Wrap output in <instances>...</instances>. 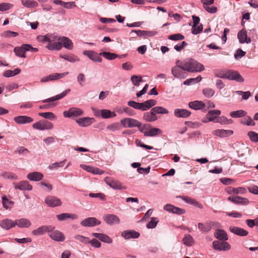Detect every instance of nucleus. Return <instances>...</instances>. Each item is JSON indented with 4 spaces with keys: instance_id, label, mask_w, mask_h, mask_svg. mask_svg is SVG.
<instances>
[{
    "instance_id": "5fc2aeb1",
    "label": "nucleus",
    "mask_w": 258,
    "mask_h": 258,
    "mask_svg": "<svg viewBox=\"0 0 258 258\" xmlns=\"http://www.w3.org/2000/svg\"><path fill=\"white\" fill-rule=\"evenodd\" d=\"M131 80L133 85L136 86H139L140 83L143 82V79L141 76L133 75L131 77Z\"/></svg>"
},
{
    "instance_id": "2f4dec72",
    "label": "nucleus",
    "mask_w": 258,
    "mask_h": 258,
    "mask_svg": "<svg viewBox=\"0 0 258 258\" xmlns=\"http://www.w3.org/2000/svg\"><path fill=\"white\" fill-rule=\"evenodd\" d=\"M43 177V174L39 172H32L29 173L27 175V178L29 180L34 181H39L41 180Z\"/></svg>"
},
{
    "instance_id": "72a5a7b5",
    "label": "nucleus",
    "mask_w": 258,
    "mask_h": 258,
    "mask_svg": "<svg viewBox=\"0 0 258 258\" xmlns=\"http://www.w3.org/2000/svg\"><path fill=\"white\" fill-rule=\"evenodd\" d=\"M59 41H60L62 46H63L65 48L71 50L73 48V43L72 41L68 37H60L59 39Z\"/></svg>"
},
{
    "instance_id": "37998d69",
    "label": "nucleus",
    "mask_w": 258,
    "mask_h": 258,
    "mask_svg": "<svg viewBox=\"0 0 258 258\" xmlns=\"http://www.w3.org/2000/svg\"><path fill=\"white\" fill-rule=\"evenodd\" d=\"M1 176L7 179L17 180L18 179L16 174L11 172H3L1 174Z\"/></svg>"
},
{
    "instance_id": "4d7b16f0",
    "label": "nucleus",
    "mask_w": 258,
    "mask_h": 258,
    "mask_svg": "<svg viewBox=\"0 0 258 258\" xmlns=\"http://www.w3.org/2000/svg\"><path fill=\"white\" fill-rule=\"evenodd\" d=\"M168 38L169 39L171 40L177 41L183 40L184 39V36L180 33H177L170 35L168 36Z\"/></svg>"
},
{
    "instance_id": "603ef678",
    "label": "nucleus",
    "mask_w": 258,
    "mask_h": 258,
    "mask_svg": "<svg viewBox=\"0 0 258 258\" xmlns=\"http://www.w3.org/2000/svg\"><path fill=\"white\" fill-rule=\"evenodd\" d=\"M202 80V77L200 76L196 78H190L187 79L183 82V84L185 85H190L198 83Z\"/></svg>"
},
{
    "instance_id": "1a4fd4ad",
    "label": "nucleus",
    "mask_w": 258,
    "mask_h": 258,
    "mask_svg": "<svg viewBox=\"0 0 258 258\" xmlns=\"http://www.w3.org/2000/svg\"><path fill=\"white\" fill-rule=\"evenodd\" d=\"M45 203L49 207H58L62 204L61 201L59 198L52 196L46 197Z\"/></svg>"
},
{
    "instance_id": "393cba45",
    "label": "nucleus",
    "mask_w": 258,
    "mask_h": 258,
    "mask_svg": "<svg viewBox=\"0 0 258 258\" xmlns=\"http://www.w3.org/2000/svg\"><path fill=\"white\" fill-rule=\"evenodd\" d=\"M105 182L110 187L114 189H121L122 188L119 182L112 179L110 177H106Z\"/></svg>"
},
{
    "instance_id": "c03bdc74",
    "label": "nucleus",
    "mask_w": 258,
    "mask_h": 258,
    "mask_svg": "<svg viewBox=\"0 0 258 258\" xmlns=\"http://www.w3.org/2000/svg\"><path fill=\"white\" fill-rule=\"evenodd\" d=\"M21 3L24 7L28 8H36L38 6L37 2L34 1L21 0Z\"/></svg>"
},
{
    "instance_id": "e433bc0d",
    "label": "nucleus",
    "mask_w": 258,
    "mask_h": 258,
    "mask_svg": "<svg viewBox=\"0 0 258 258\" xmlns=\"http://www.w3.org/2000/svg\"><path fill=\"white\" fill-rule=\"evenodd\" d=\"M57 219L59 221H64L68 219H76L78 218V216L74 214L62 213L56 215Z\"/></svg>"
},
{
    "instance_id": "13d9d810",
    "label": "nucleus",
    "mask_w": 258,
    "mask_h": 258,
    "mask_svg": "<svg viewBox=\"0 0 258 258\" xmlns=\"http://www.w3.org/2000/svg\"><path fill=\"white\" fill-rule=\"evenodd\" d=\"M247 135L251 142H258V133L250 131L248 133Z\"/></svg>"
},
{
    "instance_id": "69168bd1",
    "label": "nucleus",
    "mask_w": 258,
    "mask_h": 258,
    "mask_svg": "<svg viewBox=\"0 0 258 258\" xmlns=\"http://www.w3.org/2000/svg\"><path fill=\"white\" fill-rule=\"evenodd\" d=\"M75 239L79 240L84 244L89 243V238L81 235H77L74 237Z\"/></svg>"
},
{
    "instance_id": "7ed1b4c3",
    "label": "nucleus",
    "mask_w": 258,
    "mask_h": 258,
    "mask_svg": "<svg viewBox=\"0 0 258 258\" xmlns=\"http://www.w3.org/2000/svg\"><path fill=\"white\" fill-rule=\"evenodd\" d=\"M220 114H207L206 117L202 119L203 122L212 121L221 124H228L229 120L224 116H219Z\"/></svg>"
},
{
    "instance_id": "7c9ffc66",
    "label": "nucleus",
    "mask_w": 258,
    "mask_h": 258,
    "mask_svg": "<svg viewBox=\"0 0 258 258\" xmlns=\"http://www.w3.org/2000/svg\"><path fill=\"white\" fill-rule=\"evenodd\" d=\"M95 121V119L93 117H83L79 118L77 120L78 124L82 126H87Z\"/></svg>"
},
{
    "instance_id": "c9c22d12",
    "label": "nucleus",
    "mask_w": 258,
    "mask_h": 258,
    "mask_svg": "<svg viewBox=\"0 0 258 258\" xmlns=\"http://www.w3.org/2000/svg\"><path fill=\"white\" fill-rule=\"evenodd\" d=\"M14 119L18 124H25L33 121V119L27 116H18L15 117Z\"/></svg>"
},
{
    "instance_id": "b1692460",
    "label": "nucleus",
    "mask_w": 258,
    "mask_h": 258,
    "mask_svg": "<svg viewBox=\"0 0 258 258\" xmlns=\"http://www.w3.org/2000/svg\"><path fill=\"white\" fill-rule=\"evenodd\" d=\"M228 200L237 205H247L249 201L247 199L239 196H230L228 198Z\"/></svg>"
},
{
    "instance_id": "9d476101",
    "label": "nucleus",
    "mask_w": 258,
    "mask_h": 258,
    "mask_svg": "<svg viewBox=\"0 0 258 258\" xmlns=\"http://www.w3.org/2000/svg\"><path fill=\"white\" fill-rule=\"evenodd\" d=\"M13 185L15 189L28 191H30L32 189V186L30 185L29 182L27 180H22L18 183L13 182Z\"/></svg>"
},
{
    "instance_id": "dca6fc26",
    "label": "nucleus",
    "mask_w": 258,
    "mask_h": 258,
    "mask_svg": "<svg viewBox=\"0 0 258 258\" xmlns=\"http://www.w3.org/2000/svg\"><path fill=\"white\" fill-rule=\"evenodd\" d=\"M83 53L94 62H102V59L101 57L102 55H100V53H97L92 50H85L83 52Z\"/></svg>"
},
{
    "instance_id": "6e6552de",
    "label": "nucleus",
    "mask_w": 258,
    "mask_h": 258,
    "mask_svg": "<svg viewBox=\"0 0 258 258\" xmlns=\"http://www.w3.org/2000/svg\"><path fill=\"white\" fill-rule=\"evenodd\" d=\"M213 248L218 251H228L231 249V245L226 241L215 240L213 242Z\"/></svg>"
},
{
    "instance_id": "e2e57ef3",
    "label": "nucleus",
    "mask_w": 258,
    "mask_h": 258,
    "mask_svg": "<svg viewBox=\"0 0 258 258\" xmlns=\"http://www.w3.org/2000/svg\"><path fill=\"white\" fill-rule=\"evenodd\" d=\"M60 57L70 62H75L79 60L78 57L74 55H60Z\"/></svg>"
},
{
    "instance_id": "680f3d73",
    "label": "nucleus",
    "mask_w": 258,
    "mask_h": 258,
    "mask_svg": "<svg viewBox=\"0 0 258 258\" xmlns=\"http://www.w3.org/2000/svg\"><path fill=\"white\" fill-rule=\"evenodd\" d=\"M89 197L93 198H99L102 201L106 200L105 196L102 193H90L89 194Z\"/></svg>"
},
{
    "instance_id": "cd10ccee",
    "label": "nucleus",
    "mask_w": 258,
    "mask_h": 258,
    "mask_svg": "<svg viewBox=\"0 0 258 258\" xmlns=\"http://www.w3.org/2000/svg\"><path fill=\"white\" fill-rule=\"evenodd\" d=\"M237 37L239 42L241 43L245 42L249 43L251 42V39L247 37L246 31L244 29H242L238 33Z\"/></svg>"
},
{
    "instance_id": "9b49d317",
    "label": "nucleus",
    "mask_w": 258,
    "mask_h": 258,
    "mask_svg": "<svg viewBox=\"0 0 258 258\" xmlns=\"http://www.w3.org/2000/svg\"><path fill=\"white\" fill-rule=\"evenodd\" d=\"M33 128L39 130H51L53 128V124L46 120H41L33 124Z\"/></svg>"
},
{
    "instance_id": "c756f323",
    "label": "nucleus",
    "mask_w": 258,
    "mask_h": 258,
    "mask_svg": "<svg viewBox=\"0 0 258 258\" xmlns=\"http://www.w3.org/2000/svg\"><path fill=\"white\" fill-rule=\"evenodd\" d=\"M92 235L105 243H111L112 242L110 237L103 233H92Z\"/></svg>"
},
{
    "instance_id": "423d86ee",
    "label": "nucleus",
    "mask_w": 258,
    "mask_h": 258,
    "mask_svg": "<svg viewBox=\"0 0 258 258\" xmlns=\"http://www.w3.org/2000/svg\"><path fill=\"white\" fill-rule=\"evenodd\" d=\"M120 123L124 127H138L139 130L143 132V129L142 128V123L136 119L125 118L121 120Z\"/></svg>"
},
{
    "instance_id": "ddd939ff",
    "label": "nucleus",
    "mask_w": 258,
    "mask_h": 258,
    "mask_svg": "<svg viewBox=\"0 0 258 258\" xmlns=\"http://www.w3.org/2000/svg\"><path fill=\"white\" fill-rule=\"evenodd\" d=\"M101 222L95 217H88L81 221L80 224L84 227H94L99 225Z\"/></svg>"
},
{
    "instance_id": "0eeeda50",
    "label": "nucleus",
    "mask_w": 258,
    "mask_h": 258,
    "mask_svg": "<svg viewBox=\"0 0 258 258\" xmlns=\"http://www.w3.org/2000/svg\"><path fill=\"white\" fill-rule=\"evenodd\" d=\"M219 223L214 221H207L205 224L202 223H198V228L200 231L203 232H208L213 227H218Z\"/></svg>"
},
{
    "instance_id": "2eb2a0df",
    "label": "nucleus",
    "mask_w": 258,
    "mask_h": 258,
    "mask_svg": "<svg viewBox=\"0 0 258 258\" xmlns=\"http://www.w3.org/2000/svg\"><path fill=\"white\" fill-rule=\"evenodd\" d=\"M226 79L231 80H235L238 82H243L244 81L243 78L239 73L237 71L233 70H229L227 71Z\"/></svg>"
},
{
    "instance_id": "a18cd8bd",
    "label": "nucleus",
    "mask_w": 258,
    "mask_h": 258,
    "mask_svg": "<svg viewBox=\"0 0 258 258\" xmlns=\"http://www.w3.org/2000/svg\"><path fill=\"white\" fill-rule=\"evenodd\" d=\"M2 203L3 207L7 210L11 208L14 202L12 201H9L5 196H4L2 197Z\"/></svg>"
},
{
    "instance_id": "4c0bfd02",
    "label": "nucleus",
    "mask_w": 258,
    "mask_h": 258,
    "mask_svg": "<svg viewBox=\"0 0 258 258\" xmlns=\"http://www.w3.org/2000/svg\"><path fill=\"white\" fill-rule=\"evenodd\" d=\"M100 54L102 55V56H103L106 59H107L108 60H113V59H115L117 57H119V58H122V57H124L125 56V55H122L119 56V55H118L117 54H116L115 53H112V52H100Z\"/></svg>"
},
{
    "instance_id": "4468645a",
    "label": "nucleus",
    "mask_w": 258,
    "mask_h": 258,
    "mask_svg": "<svg viewBox=\"0 0 258 258\" xmlns=\"http://www.w3.org/2000/svg\"><path fill=\"white\" fill-rule=\"evenodd\" d=\"M60 37H58L55 34H47L46 35H39L37 37V39L39 41L42 42L52 43L56 41H59Z\"/></svg>"
},
{
    "instance_id": "f03ea898",
    "label": "nucleus",
    "mask_w": 258,
    "mask_h": 258,
    "mask_svg": "<svg viewBox=\"0 0 258 258\" xmlns=\"http://www.w3.org/2000/svg\"><path fill=\"white\" fill-rule=\"evenodd\" d=\"M156 103V101L150 99L146 101L143 103H138L134 101H130L127 102L128 106L135 109H138L142 111H146L154 106Z\"/></svg>"
},
{
    "instance_id": "3c124183",
    "label": "nucleus",
    "mask_w": 258,
    "mask_h": 258,
    "mask_svg": "<svg viewBox=\"0 0 258 258\" xmlns=\"http://www.w3.org/2000/svg\"><path fill=\"white\" fill-rule=\"evenodd\" d=\"M240 122L243 124L247 125H254L255 123L253 120L248 116H246L240 120Z\"/></svg>"
},
{
    "instance_id": "f257e3e1",
    "label": "nucleus",
    "mask_w": 258,
    "mask_h": 258,
    "mask_svg": "<svg viewBox=\"0 0 258 258\" xmlns=\"http://www.w3.org/2000/svg\"><path fill=\"white\" fill-rule=\"evenodd\" d=\"M183 68L188 72H199L204 70V66L193 59H190L183 62Z\"/></svg>"
},
{
    "instance_id": "de8ad7c7",
    "label": "nucleus",
    "mask_w": 258,
    "mask_h": 258,
    "mask_svg": "<svg viewBox=\"0 0 258 258\" xmlns=\"http://www.w3.org/2000/svg\"><path fill=\"white\" fill-rule=\"evenodd\" d=\"M183 243L188 246H190L194 244V239L189 234H186L182 239Z\"/></svg>"
},
{
    "instance_id": "412c9836",
    "label": "nucleus",
    "mask_w": 258,
    "mask_h": 258,
    "mask_svg": "<svg viewBox=\"0 0 258 258\" xmlns=\"http://www.w3.org/2000/svg\"><path fill=\"white\" fill-rule=\"evenodd\" d=\"M233 132L232 130H216L212 132V134L220 138L228 137L232 135Z\"/></svg>"
},
{
    "instance_id": "5701e85b",
    "label": "nucleus",
    "mask_w": 258,
    "mask_h": 258,
    "mask_svg": "<svg viewBox=\"0 0 258 258\" xmlns=\"http://www.w3.org/2000/svg\"><path fill=\"white\" fill-rule=\"evenodd\" d=\"M15 226H17L19 228H29L31 225V222L29 220L26 218H22L15 220Z\"/></svg>"
},
{
    "instance_id": "a878e982",
    "label": "nucleus",
    "mask_w": 258,
    "mask_h": 258,
    "mask_svg": "<svg viewBox=\"0 0 258 258\" xmlns=\"http://www.w3.org/2000/svg\"><path fill=\"white\" fill-rule=\"evenodd\" d=\"M80 166L84 170L87 171V172L92 173L94 174L101 175L104 173V171L103 170H101L100 169L96 167L84 164H81Z\"/></svg>"
},
{
    "instance_id": "864d4df0",
    "label": "nucleus",
    "mask_w": 258,
    "mask_h": 258,
    "mask_svg": "<svg viewBox=\"0 0 258 258\" xmlns=\"http://www.w3.org/2000/svg\"><path fill=\"white\" fill-rule=\"evenodd\" d=\"M159 221L157 218L152 217L151 220L147 223V227L148 229H153L156 227Z\"/></svg>"
},
{
    "instance_id": "58836bf2",
    "label": "nucleus",
    "mask_w": 258,
    "mask_h": 258,
    "mask_svg": "<svg viewBox=\"0 0 258 258\" xmlns=\"http://www.w3.org/2000/svg\"><path fill=\"white\" fill-rule=\"evenodd\" d=\"M46 47L50 50H58L62 48L60 41H56L52 43H48Z\"/></svg>"
},
{
    "instance_id": "774afa93",
    "label": "nucleus",
    "mask_w": 258,
    "mask_h": 258,
    "mask_svg": "<svg viewBox=\"0 0 258 258\" xmlns=\"http://www.w3.org/2000/svg\"><path fill=\"white\" fill-rule=\"evenodd\" d=\"M120 126L118 123H114L108 125L107 128L109 131L114 132L120 130Z\"/></svg>"
},
{
    "instance_id": "79ce46f5",
    "label": "nucleus",
    "mask_w": 258,
    "mask_h": 258,
    "mask_svg": "<svg viewBox=\"0 0 258 258\" xmlns=\"http://www.w3.org/2000/svg\"><path fill=\"white\" fill-rule=\"evenodd\" d=\"M181 198L183 201L186 202L187 203L192 205L200 209H202L203 208V205L201 204H200L197 201L193 199L188 198L187 197H182Z\"/></svg>"
},
{
    "instance_id": "09e8293b",
    "label": "nucleus",
    "mask_w": 258,
    "mask_h": 258,
    "mask_svg": "<svg viewBox=\"0 0 258 258\" xmlns=\"http://www.w3.org/2000/svg\"><path fill=\"white\" fill-rule=\"evenodd\" d=\"M245 189L242 187H239L237 188H230L228 191V192L230 194L232 193L235 194H244L245 193Z\"/></svg>"
},
{
    "instance_id": "f8f14e48",
    "label": "nucleus",
    "mask_w": 258,
    "mask_h": 258,
    "mask_svg": "<svg viewBox=\"0 0 258 258\" xmlns=\"http://www.w3.org/2000/svg\"><path fill=\"white\" fill-rule=\"evenodd\" d=\"M92 111L94 112V113H115V112H117L118 113H122L123 112L125 113H130L131 111V110L130 108H128L127 107H116L115 108V110H114L113 112H111L109 110L107 109H101L100 110H99L95 108L92 107Z\"/></svg>"
},
{
    "instance_id": "473e14b6",
    "label": "nucleus",
    "mask_w": 258,
    "mask_h": 258,
    "mask_svg": "<svg viewBox=\"0 0 258 258\" xmlns=\"http://www.w3.org/2000/svg\"><path fill=\"white\" fill-rule=\"evenodd\" d=\"M214 235L216 238L221 241H226L228 239V236L226 232L223 229H217L214 233Z\"/></svg>"
},
{
    "instance_id": "20e7f679",
    "label": "nucleus",
    "mask_w": 258,
    "mask_h": 258,
    "mask_svg": "<svg viewBox=\"0 0 258 258\" xmlns=\"http://www.w3.org/2000/svg\"><path fill=\"white\" fill-rule=\"evenodd\" d=\"M70 91V89H68V90H66L63 91L62 93L57 95L55 96H53L52 97L49 98L47 99H45L43 101V102H46L47 103V104L43 105V106H40V108H52L54 107L56 105V103H54L53 102L54 101L60 99L62 98L63 97H64L68 92H69Z\"/></svg>"
},
{
    "instance_id": "f704fd0d",
    "label": "nucleus",
    "mask_w": 258,
    "mask_h": 258,
    "mask_svg": "<svg viewBox=\"0 0 258 258\" xmlns=\"http://www.w3.org/2000/svg\"><path fill=\"white\" fill-rule=\"evenodd\" d=\"M28 49V48H26V47L24 46V44H23L21 47H15L14 51L17 56L25 58V52L27 51Z\"/></svg>"
},
{
    "instance_id": "6ab92c4d",
    "label": "nucleus",
    "mask_w": 258,
    "mask_h": 258,
    "mask_svg": "<svg viewBox=\"0 0 258 258\" xmlns=\"http://www.w3.org/2000/svg\"><path fill=\"white\" fill-rule=\"evenodd\" d=\"M49 237L53 240L56 241H63L64 240V236L63 233L58 230H52L49 232Z\"/></svg>"
},
{
    "instance_id": "a19ab883",
    "label": "nucleus",
    "mask_w": 258,
    "mask_h": 258,
    "mask_svg": "<svg viewBox=\"0 0 258 258\" xmlns=\"http://www.w3.org/2000/svg\"><path fill=\"white\" fill-rule=\"evenodd\" d=\"M162 133V131L158 128H151L149 131L145 132L144 136L146 137H153L159 134H161Z\"/></svg>"
},
{
    "instance_id": "f3484780",
    "label": "nucleus",
    "mask_w": 258,
    "mask_h": 258,
    "mask_svg": "<svg viewBox=\"0 0 258 258\" xmlns=\"http://www.w3.org/2000/svg\"><path fill=\"white\" fill-rule=\"evenodd\" d=\"M54 229V227L52 226H42L33 230L32 233L35 236L41 235L46 232L48 233L50 232Z\"/></svg>"
},
{
    "instance_id": "49530a36",
    "label": "nucleus",
    "mask_w": 258,
    "mask_h": 258,
    "mask_svg": "<svg viewBox=\"0 0 258 258\" xmlns=\"http://www.w3.org/2000/svg\"><path fill=\"white\" fill-rule=\"evenodd\" d=\"M69 74L68 72H64L63 73H55V74H52L48 76V78L49 79V81H54L57 80L59 78H62L63 77L66 76Z\"/></svg>"
},
{
    "instance_id": "4be33fe9",
    "label": "nucleus",
    "mask_w": 258,
    "mask_h": 258,
    "mask_svg": "<svg viewBox=\"0 0 258 258\" xmlns=\"http://www.w3.org/2000/svg\"><path fill=\"white\" fill-rule=\"evenodd\" d=\"M0 226L2 228L8 230L15 227V221L10 219H5L0 222Z\"/></svg>"
},
{
    "instance_id": "8fccbe9b",
    "label": "nucleus",
    "mask_w": 258,
    "mask_h": 258,
    "mask_svg": "<svg viewBox=\"0 0 258 258\" xmlns=\"http://www.w3.org/2000/svg\"><path fill=\"white\" fill-rule=\"evenodd\" d=\"M143 119L146 121L152 122L156 120L158 116L156 114H144Z\"/></svg>"
},
{
    "instance_id": "6e6d98bb",
    "label": "nucleus",
    "mask_w": 258,
    "mask_h": 258,
    "mask_svg": "<svg viewBox=\"0 0 258 258\" xmlns=\"http://www.w3.org/2000/svg\"><path fill=\"white\" fill-rule=\"evenodd\" d=\"M14 5L9 3H2L0 4V11L4 12L12 8Z\"/></svg>"
},
{
    "instance_id": "a211bd4d",
    "label": "nucleus",
    "mask_w": 258,
    "mask_h": 258,
    "mask_svg": "<svg viewBox=\"0 0 258 258\" xmlns=\"http://www.w3.org/2000/svg\"><path fill=\"white\" fill-rule=\"evenodd\" d=\"M164 209L169 212L176 214L177 215H182L185 213L184 209L175 207L171 204H166L164 206Z\"/></svg>"
},
{
    "instance_id": "bf43d9fd",
    "label": "nucleus",
    "mask_w": 258,
    "mask_h": 258,
    "mask_svg": "<svg viewBox=\"0 0 258 258\" xmlns=\"http://www.w3.org/2000/svg\"><path fill=\"white\" fill-rule=\"evenodd\" d=\"M151 113H168V111L162 107L157 106L151 109Z\"/></svg>"
},
{
    "instance_id": "c85d7f7f",
    "label": "nucleus",
    "mask_w": 258,
    "mask_h": 258,
    "mask_svg": "<svg viewBox=\"0 0 258 258\" xmlns=\"http://www.w3.org/2000/svg\"><path fill=\"white\" fill-rule=\"evenodd\" d=\"M121 235L125 239H128L138 238L140 233L135 230H125L122 233Z\"/></svg>"
},
{
    "instance_id": "aec40b11",
    "label": "nucleus",
    "mask_w": 258,
    "mask_h": 258,
    "mask_svg": "<svg viewBox=\"0 0 258 258\" xmlns=\"http://www.w3.org/2000/svg\"><path fill=\"white\" fill-rule=\"evenodd\" d=\"M104 221L109 225L118 224L120 222L119 218L114 214H108L103 218Z\"/></svg>"
},
{
    "instance_id": "bb28decb",
    "label": "nucleus",
    "mask_w": 258,
    "mask_h": 258,
    "mask_svg": "<svg viewBox=\"0 0 258 258\" xmlns=\"http://www.w3.org/2000/svg\"><path fill=\"white\" fill-rule=\"evenodd\" d=\"M229 230L231 232L240 236H245L248 233V231L246 230L235 226H230Z\"/></svg>"
},
{
    "instance_id": "39448f33",
    "label": "nucleus",
    "mask_w": 258,
    "mask_h": 258,
    "mask_svg": "<svg viewBox=\"0 0 258 258\" xmlns=\"http://www.w3.org/2000/svg\"><path fill=\"white\" fill-rule=\"evenodd\" d=\"M176 66L171 69L172 74L177 78H185L186 73L184 72L185 71L183 68V63H180V61L178 60L176 61Z\"/></svg>"
},
{
    "instance_id": "ea45409f",
    "label": "nucleus",
    "mask_w": 258,
    "mask_h": 258,
    "mask_svg": "<svg viewBox=\"0 0 258 258\" xmlns=\"http://www.w3.org/2000/svg\"><path fill=\"white\" fill-rule=\"evenodd\" d=\"M188 106L192 109L199 110L204 108L205 106V104L201 101L197 100L189 102Z\"/></svg>"
},
{
    "instance_id": "0e129e2a",
    "label": "nucleus",
    "mask_w": 258,
    "mask_h": 258,
    "mask_svg": "<svg viewBox=\"0 0 258 258\" xmlns=\"http://www.w3.org/2000/svg\"><path fill=\"white\" fill-rule=\"evenodd\" d=\"M203 92L204 95L208 98L213 96L215 93L214 90L211 88L204 89Z\"/></svg>"
},
{
    "instance_id": "338daca9",
    "label": "nucleus",
    "mask_w": 258,
    "mask_h": 258,
    "mask_svg": "<svg viewBox=\"0 0 258 258\" xmlns=\"http://www.w3.org/2000/svg\"><path fill=\"white\" fill-rule=\"evenodd\" d=\"M15 153H18L20 155L22 154L26 155L29 153V151L24 147H20L15 150Z\"/></svg>"
},
{
    "instance_id": "052dcab7",
    "label": "nucleus",
    "mask_w": 258,
    "mask_h": 258,
    "mask_svg": "<svg viewBox=\"0 0 258 258\" xmlns=\"http://www.w3.org/2000/svg\"><path fill=\"white\" fill-rule=\"evenodd\" d=\"M2 35L4 37H15L18 35V33L16 32L7 30L4 32Z\"/></svg>"
}]
</instances>
